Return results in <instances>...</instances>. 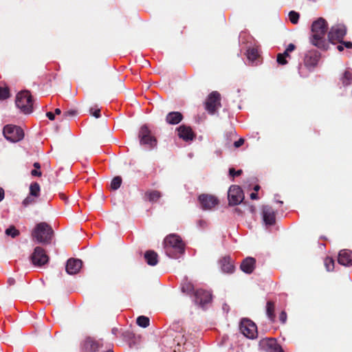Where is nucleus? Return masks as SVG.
Segmentation results:
<instances>
[{
	"mask_svg": "<svg viewBox=\"0 0 352 352\" xmlns=\"http://www.w3.org/2000/svg\"><path fill=\"white\" fill-rule=\"evenodd\" d=\"M166 254L170 258H176L184 251V244L181 238L175 234L167 236L164 241Z\"/></svg>",
	"mask_w": 352,
	"mask_h": 352,
	"instance_id": "1",
	"label": "nucleus"
},
{
	"mask_svg": "<svg viewBox=\"0 0 352 352\" xmlns=\"http://www.w3.org/2000/svg\"><path fill=\"white\" fill-rule=\"evenodd\" d=\"M327 30V24L324 19L320 18L314 21L311 26V43L320 48L324 47V36Z\"/></svg>",
	"mask_w": 352,
	"mask_h": 352,
	"instance_id": "2",
	"label": "nucleus"
},
{
	"mask_svg": "<svg viewBox=\"0 0 352 352\" xmlns=\"http://www.w3.org/2000/svg\"><path fill=\"white\" fill-rule=\"evenodd\" d=\"M52 228L45 222L38 223L32 231V236L41 243H49L52 239Z\"/></svg>",
	"mask_w": 352,
	"mask_h": 352,
	"instance_id": "3",
	"label": "nucleus"
},
{
	"mask_svg": "<svg viewBox=\"0 0 352 352\" xmlns=\"http://www.w3.org/2000/svg\"><path fill=\"white\" fill-rule=\"evenodd\" d=\"M16 105L25 114H30L33 111V100L28 91L19 92L16 97Z\"/></svg>",
	"mask_w": 352,
	"mask_h": 352,
	"instance_id": "4",
	"label": "nucleus"
},
{
	"mask_svg": "<svg viewBox=\"0 0 352 352\" xmlns=\"http://www.w3.org/2000/svg\"><path fill=\"white\" fill-rule=\"evenodd\" d=\"M3 133L4 137L12 142H19L24 137L23 130L15 125H6L3 128Z\"/></svg>",
	"mask_w": 352,
	"mask_h": 352,
	"instance_id": "5",
	"label": "nucleus"
},
{
	"mask_svg": "<svg viewBox=\"0 0 352 352\" xmlns=\"http://www.w3.org/2000/svg\"><path fill=\"white\" fill-rule=\"evenodd\" d=\"M240 331L249 339H254L257 337L258 331L256 325L250 320L243 319L241 321Z\"/></svg>",
	"mask_w": 352,
	"mask_h": 352,
	"instance_id": "6",
	"label": "nucleus"
},
{
	"mask_svg": "<svg viewBox=\"0 0 352 352\" xmlns=\"http://www.w3.org/2000/svg\"><path fill=\"white\" fill-rule=\"evenodd\" d=\"M346 33V27L342 24H337L331 27L328 33L329 41L331 43L340 42Z\"/></svg>",
	"mask_w": 352,
	"mask_h": 352,
	"instance_id": "7",
	"label": "nucleus"
},
{
	"mask_svg": "<svg viewBox=\"0 0 352 352\" xmlns=\"http://www.w3.org/2000/svg\"><path fill=\"white\" fill-rule=\"evenodd\" d=\"M140 143L146 145L148 148H153L156 145V139L151 135V131L146 126H142L139 131Z\"/></svg>",
	"mask_w": 352,
	"mask_h": 352,
	"instance_id": "8",
	"label": "nucleus"
},
{
	"mask_svg": "<svg viewBox=\"0 0 352 352\" xmlns=\"http://www.w3.org/2000/svg\"><path fill=\"white\" fill-rule=\"evenodd\" d=\"M228 198L230 205L235 206L241 204L244 199L241 188L238 186H230L228 192Z\"/></svg>",
	"mask_w": 352,
	"mask_h": 352,
	"instance_id": "9",
	"label": "nucleus"
},
{
	"mask_svg": "<svg viewBox=\"0 0 352 352\" xmlns=\"http://www.w3.org/2000/svg\"><path fill=\"white\" fill-rule=\"evenodd\" d=\"M220 94L217 91L212 92L206 102V109L211 114L220 107Z\"/></svg>",
	"mask_w": 352,
	"mask_h": 352,
	"instance_id": "10",
	"label": "nucleus"
},
{
	"mask_svg": "<svg viewBox=\"0 0 352 352\" xmlns=\"http://www.w3.org/2000/svg\"><path fill=\"white\" fill-rule=\"evenodd\" d=\"M199 201L201 208L205 210H212L219 204V200L216 197L205 194L201 195L199 197Z\"/></svg>",
	"mask_w": 352,
	"mask_h": 352,
	"instance_id": "11",
	"label": "nucleus"
},
{
	"mask_svg": "<svg viewBox=\"0 0 352 352\" xmlns=\"http://www.w3.org/2000/svg\"><path fill=\"white\" fill-rule=\"evenodd\" d=\"M32 263L36 266H41L48 261V256L44 250L40 247H36L31 256Z\"/></svg>",
	"mask_w": 352,
	"mask_h": 352,
	"instance_id": "12",
	"label": "nucleus"
},
{
	"mask_svg": "<svg viewBox=\"0 0 352 352\" xmlns=\"http://www.w3.org/2000/svg\"><path fill=\"white\" fill-rule=\"evenodd\" d=\"M320 54L317 51L307 52L305 57V67L309 71L312 70L318 63Z\"/></svg>",
	"mask_w": 352,
	"mask_h": 352,
	"instance_id": "13",
	"label": "nucleus"
},
{
	"mask_svg": "<svg viewBox=\"0 0 352 352\" xmlns=\"http://www.w3.org/2000/svg\"><path fill=\"white\" fill-rule=\"evenodd\" d=\"M99 349V343L91 338H87L81 344L80 352H98Z\"/></svg>",
	"mask_w": 352,
	"mask_h": 352,
	"instance_id": "14",
	"label": "nucleus"
},
{
	"mask_svg": "<svg viewBox=\"0 0 352 352\" xmlns=\"http://www.w3.org/2000/svg\"><path fill=\"white\" fill-rule=\"evenodd\" d=\"M195 302L204 307L207 303L210 302L212 299L211 294L203 289H197L195 293Z\"/></svg>",
	"mask_w": 352,
	"mask_h": 352,
	"instance_id": "15",
	"label": "nucleus"
},
{
	"mask_svg": "<svg viewBox=\"0 0 352 352\" xmlns=\"http://www.w3.org/2000/svg\"><path fill=\"white\" fill-rule=\"evenodd\" d=\"M82 267V261L79 259L70 258L66 265V271L69 274L78 273Z\"/></svg>",
	"mask_w": 352,
	"mask_h": 352,
	"instance_id": "16",
	"label": "nucleus"
},
{
	"mask_svg": "<svg viewBox=\"0 0 352 352\" xmlns=\"http://www.w3.org/2000/svg\"><path fill=\"white\" fill-rule=\"evenodd\" d=\"M263 219L266 225H273L275 223V212L271 207L263 206Z\"/></svg>",
	"mask_w": 352,
	"mask_h": 352,
	"instance_id": "17",
	"label": "nucleus"
},
{
	"mask_svg": "<svg viewBox=\"0 0 352 352\" xmlns=\"http://www.w3.org/2000/svg\"><path fill=\"white\" fill-rule=\"evenodd\" d=\"M338 263L344 266L352 265V252L347 250H341L339 252Z\"/></svg>",
	"mask_w": 352,
	"mask_h": 352,
	"instance_id": "18",
	"label": "nucleus"
},
{
	"mask_svg": "<svg viewBox=\"0 0 352 352\" xmlns=\"http://www.w3.org/2000/svg\"><path fill=\"white\" fill-rule=\"evenodd\" d=\"M178 135L179 137L183 139L185 141L192 140L194 138V133L192 129L184 125L180 126L178 128Z\"/></svg>",
	"mask_w": 352,
	"mask_h": 352,
	"instance_id": "19",
	"label": "nucleus"
},
{
	"mask_svg": "<svg viewBox=\"0 0 352 352\" xmlns=\"http://www.w3.org/2000/svg\"><path fill=\"white\" fill-rule=\"evenodd\" d=\"M255 259L252 257H248L243 261L241 265V269L246 274H250L253 272L255 267Z\"/></svg>",
	"mask_w": 352,
	"mask_h": 352,
	"instance_id": "20",
	"label": "nucleus"
},
{
	"mask_svg": "<svg viewBox=\"0 0 352 352\" xmlns=\"http://www.w3.org/2000/svg\"><path fill=\"white\" fill-rule=\"evenodd\" d=\"M261 344L263 346H267L270 349V352H284L281 347L277 344L276 340L273 338H266L261 342Z\"/></svg>",
	"mask_w": 352,
	"mask_h": 352,
	"instance_id": "21",
	"label": "nucleus"
},
{
	"mask_svg": "<svg viewBox=\"0 0 352 352\" xmlns=\"http://www.w3.org/2000/svg\"><path fill=\"white\" fill-rule=\"evenodd\" d=\"M183 118L181 113L178 111H173L168 113L166 120L170 124H177L179 123Z\"/></svg>",
	"mask_w": 352,
	"mask_h": 352,
	"instance_id": "22",
	"label": "nucleus"
},
{
	"mask_svg": "<svg viewBox=\"0 0 352 352\" xmlns=\"http://www.w3.org/2000/svg\"><path fill=\"white\" fill-rule=\"evenodd\" d=\"M221 267L226 273H232L234 270V266L229 257H225L221 261Z\"/></svg>",
	"mask_w": 352,
	"mask_h": 352,
	"instance_id": "23",
	"label": "nucleus"
},
{
	"mask_svg": "<svg viewBox=\"0 0 352 352\" xmlns=\"http://www.w3.org/2000/svg\"><path fill=\"white\" fill-rule=\"evenodd\" d=\"M340 81L344 87H352V71L349 69L346 70L340 77Z\"/></svg>",
	"mask_w": 352,
	"mask_h": 352,
	"instance_id": "24",
	"label": "nucleus"
},
{
	"mask_svg": "<svg viewBox=\"0 0 352 352\" xmlns=\"http://www.w3.org/2000/svg\"><path fill=\"white\" fill-rule=\"evenodd\" d=\"M147 263L154 266L157 263V254L153 251H147L144 254Z\"/></svg>",
	"mask_w": 352,
	"mask_h": 352,
	"instance_id": "25",
	"label": "nucleus"
},
{
	"mask_svg": "<svg viewBox=\"0 0 352 352\" xmlns=\"http://www.w3.org/2000/svg\"><path fill=\"white\" fill-rule=\"evenodd\" d=\"M181 289L183 293L189 294L194 289L193 285L187 279H184L181 285Z\"/></svg>",
	"mask_w": 352,
	"mask_h": 352,
	"instance_id": "26",
	"label": "nucleus"
},
{
	"mask_svg": "<svg viewBox=\"0 0 352 352\" xmlns=\"http://www.w3.org/2000/svg\"><path fill=\"white\" fill-rule=\"evenodd\" d=\"M266 314L268 318L273 321L275 317L274 315V305L272 302L268 301L266 305Z\"/></svg>",
	"mask_w": 352,
	"mask_h": 352,
	"instance_id": "27",
	"label": "nucleus"
},
{
	"mask_svg": "<svg viewBox=\"0 0 352 352\" xmlns=\"http://www.w3.org/2000/svg\"><path fill=\"white\" fill-rule=\"evenodd\" d=\"M41 188L37 182H33L30 186V195L34 197L40 195Z\"/></svg>",
	"mask_w": 352,
	"mask_h": 352,
	"instance_id": "28",
	"label": "nucleus"
},
{
	"mask_svg": "<svg viewBox=\"0 0 352 352\" xmlns=\"http://www.w3.org/2000/svg\"><path fill=\"white\" fill-rule=\"evenodd\" d=\"M258 56V53L257 49L252 47L247 50V58L252 63H254L257 59Z\"/></svg>",
	"mask_w": 352,
	"mask_h": 352,
	"instance_id": "29",
	"label": "nucleus"
},
{
	"mask_svg": "<svg viewBox=\"0 0 352 352\" xmlns=\"http://www.w3.org/2000/svg\"><path fill=\"white\" fill-rule=\"evenodd\" d=\"M338 45H337L336 48L338 51L342 52L344 50V48L346 49H351L352 48V42L351 41H340V42H338Z\"/></svg>",
	"mask_w": 352,
	"mask_h": 352,
	"instance_id": "30",
	"label": "nucleus"
},
{
	"mask_svg": "<svg viewBox=\"0 0 352 352\" xmlns=\"http://www.w3.org/2000/svg\"><path fill=\"white\" fill-rule=\"evenodd\" d=\"M137 324L142 327L146 328L149 325V319L148 318L141 316L137 318Z\"/></svg>",
	"mask_w": 352,
	"mask_h": 352,
	"instance_id": "31",
	"label": "nucleus"
},
{
	"mask_svg": "<svg viewBox=\"0 0 352 352\" xmlns=\"http://www.w3.org/2000/svg\"><path fill=\"white\" fill-rule=\"evenodd\" d=\"M324 266L328 272L333 271L334 269V261L331 257L325 258L324 261Z\"/></svg>",
	"mask_w": 352,
	"mask_h": 352,
	"instance_id": "32",
	"label": "nucleus"
},
{
	"mask_svg": "<svg viewBox=\"0 0 352 352\" xmlns=\"http://www.w3.org/2000/svg\"><path fill=\"white\" fill-rule=\"evenodd\" d=\"M122 184V179L120 177H115L111 182V188L113 190H117L120 187Z\"/></svg>",
	"mask_w": 352,
	"mask_h": 352,
	"instance_id": "33",
	"label": "nucleus"
},
{
	"mask_svg": "<svg viewBox=\"0 0 352 352\" xmlns=\"http://www.w3.org/2000/svg\"><path fill=\"white\" fill-rule=\"evenodd\" d=\"M289 19L293 24H296L298 21L300 15L295 11H290L289 13Z\"/></svg>",
	"mask_w": 352,
	"mask_h": 352,
	"instance_id": "34",
	"label": "nucleus"
},
{
	"mask_svg": "<svg viewBox=\"0 0 352 352\" xmlns=\"http://www.w3.org/2000/svg\"><path fill=\"white\" fill-rule=\"evenodd\" d=\"M6 234L14 238L19 234V232L14 226H11L6 230Z\"/></svg>",
	"mask_w": 352,
	"mask_h": 352,
	"instance_id": "35",
	"label": "nucleus"
},
{
	"mask_svg": "<svg viewBox=\"0 0 352 352\" xmlns=\"http://www.w3.org/2000/svg\"><path fill=\"white\" fill-rule=\"evenodd\" d=\"M147 195L151 201H157L160 197V193L157 191L150 192Z\"/></svg>",
	"mask_w": 352,
	"mask_h": 352,
	"instance_id": "36",
	"label": "nucleus"
},
{
	"mask_svg": "<svg viewBox=\"0 0 352 352\" xmlns=\"http://www.w3.org/2000/svg\"><path fill=\"white\" fill-rule=\"evenodd\" d=\"M35 198L33 196H31L30 195L29 196H28L23 201V205L24 206H28L30 204H32L34 203H35L36 200H35Z\"/></svg>",
	"mask_w": 352,
	"mask_h": 352,
	"instance_id": "37",
	"label": "nucleus"
},
{
	"mask_svg": "<svg viewBox=\"0 0 352 352\" xmlns=\"http://www.w3.org/2000/svg\"><path fill=\"white\" fill-rule=\"evenodd\" d=\"M9 97V90L8 88L0 87V100H4Z\"/></svg>",
	"mask_w": 352,
	"mask_h": 352,
	"instance_id": "38",
	"label": "nucleus"
},
{
	"mask_svg": "<svg viewBox=\"0 0 352 352\" xmlns=\"http://www.w3.org/2000/svg\"><path fill=\"white\" fill-rule=\"evenodd\" d=\"M277 63L280 65H285L287 63V58L278 54L277 55Z\"/></svg>",
	"mask_w": 352,
	"mask_h": 352,
	"instance_id": "39",
	"label": "nucleus"
},
{
	"mask_svg": "<svg viewBox=\"0 0 352 352\" xmlns=\"http://www.w3.org/2000/svg\"><path fill=\"white\" fill-rule=\"evenodd\" d=\"M100 110L99 109H90V113H91L93 116H94L95 118H100Z\"/></svg>",
	"mask_w": 352,
	"mask_h": 352,
	"instance_id": "40",
	"label": "nucleus"
},
{
	"mask_svg": "<svg viewBox=\"0 0 352 352\" xmlns=\"http://www.w3.org/2000/svg\"><path fill=\"white\" fill-rule=\"evenodd\" d=\"M241 173V170H238L237 171H235L234 168H230L229 170V173L232 177L240 175Z\"/></svg>",
	"mask_w": 352,
	"mask_h": 352,
	"instance_id": "41",
	"label": "nucleus"
},
{
	"mask_svg": "<svg viewBox=\"0 0 352 352\" xmlns=\"http://www.w3.org/2000/svg\"><path fill=\"white\" fill-rule=\"evenodd\" d=\"M279 320L282 323H285L287 320V314L285 311H282L279 316Z\"/></svg>",
	"mask_w": 352,
	"mask_h": 352,
	"instance_id": "42",
	"label": "nucleus"
},
{
	"mask_svg": "<svg viewBox=\"0 0 352 352\" xmlns=\"http://www.w3.org/2000/svg\"><path fill=\"white\" fill-rule=\"evenodd\" d=\"M296 48V46L292 44V43H290L286 48V50H285V52H287L288 54L291 53L292 52H293Z\"/></svg>",
	"mask_w": 352,
	"mask_h": 352,
	"instance_id": "43",
	"label": "nucleus"
},
{
	"mask_svg": "<svg viewBox=\"0 0 352 352\" xmlns=\"http://www.w3.org/2000/svg\"><path fill=\"white\" fill-rule=\"evenodd\" d=\"M296 48V46L292 44V43H290L286 48V50H285V52H287L288 54L291 53L292 52H293Z\"/></svg>",
	"mask_w": 352,
	"mask_h": 352,
	"instance_id": "44",
	"label": "nucleus"
},
{
	"mask_svg": "<svg viewBox=\"0 0 352 352\" xmlns=\"http://www.w3.org/2000/svg\"><path fill=\"white\" fill-rule=\"evenodd\" d=\"M244 143V140L242 138H240L239 140L236 141L234 143V145L236 148H238L241 146Z\"/></svg>",
	"mask_w": 352,
	"mask_h": 352,
	"instance_id": "45",
	"label": "nucleus"
},
{
	"mask_svg": "<svg viewBox=\"0 0 352 352\" xmlns=\"http://www.w3.org/2000/svg\"><path fill=\"white\" fill-rule=\"evenodd\" d=\"M31 175L34 177H40V176H41L42 173L41 171L36 169V170H32L31 171Z\"/></svg>",
	"mask_w": 352,
	"mask_h": 352,
	"instance_id": "46",
	"label": "nucleus"
},
{
	"mask_svg": "<svg viewBox=\"0 0 352 352\" xmlns=\"http://www.w3.org/2000/svg\"><path fill=\"white\" fill-rule=\"evenodd\" d=\"M46 116L50 120H54V114L52 112H47L46 113Z\"/></svg>",
	"mask_w": 352,
	"mask_h": 352,
	"instance_id": "47",
	"label": "nucleus"
},
{
	"mask_svg": "<svg viewBox=\"0 0 352 352\" xmlns=\"http://www.w3.org/2000/svg\"><path fill=\"white\" fill-rule=\"evenodd\" d=\"M299 74H300V75L301 76H302V77H305V76H307V74L306 73H304V72H303V68H302V66H300V67H299Z\"/></svg>",
	"mask_w": 352,
	"mask_h": 352,
	"instance_id": "48",
	"label": "nucleus"
},
{
	"mask_svg": "<svg viewBox=\"0 0 352 352\" xmlns=\"http://www.w3.org/2000/svg\"><path fill=\"white\" fill-rule=\"evenodd\" d=\"M4 197V191L2 188H0V201L3 200Z\"/></svg>",
	"mask_w": 352,
	"mask_h": 352,
	"instance_id": "49",
	"label": "nucleus"
},
{
	"mask_svg": "<svg viewBox=\"0 0 352 352\" xmlns=\"http://www.w3.org/2000/svg\"><path fill=\"white\" fill-rule=\"evenodd\" d=\"M280 55H283V56H284V57H285V58H290V55H289V54H288V53H287V52H285V51L283 53H280Z\"/></svg>",
	"mask_w": 352,
	"mask_h": 352,
	"instance_id": "50",
	"label": "nucleus"
},
{
	"mask_svg": "<svg viewBox=\"0 0 352 352\" xmlns=\"http://www.w3.org/2000/svg\"><path fill=\"white\" fill-rule=\"evenodd\" d=\"M8 281L10 285H12L15 283V280L13 278H10Z\"/></svg>",
	"mask_w": 352,
	"mask_h": 352,
	"instance_id": "51",
	"label": "nucleus"
},
{
	"mask_svg": "<svg viewBox=\"0 0 352 352\" xmlns=\"http://www.w3.org/2000/svg\"><path fill=\"white\" fill-rule=\"evenodd\" d=\"M250 198L252 199H257V194L256 193H254V192H252L250 194Z\"/></svg>",
	"mask_w": 352,
	"mask_h": 352,
	"instance_id": "52",
	"label": "nucleus"
},
{
	"mask_svg": "<svg viewBox=\"0 0 352 352\" xmlns=\"http://www.w3.org/2000/svg\"><path fill=\"white\" fill-rule=\"evenodd\" d=\"M66 114L69 115V116H73V115L76 114V111H67L66 113Z\"/></svg>",
	"mask_w": 352,
	"mask_h": 352,
	"instance_id": "53",
	"label": "nucleus"
},
{
	"mask_svg": "<svg viewBox=\"0 0 352 352\" xmlns=\"http://www.w3.org/2000/svg\"><path fill=\"white\" fill-rule=\"evenodd\" d=\"M34 166L36 168V169H39L41 168V165L38 162H35L34 164Z\"/></svg>",
	"mask_w": 352,
	"mask_h": 352,
	"instance_id": "54",
	"label": "nucleus"
},
{
	"mask_svg": "<svg viewBox=\"0 0 352 352\" xmlns=\"http://www.w3.org/2000/svg\"><path fill=\"white\" fill-rule=\"evenodd\" d=\"M60 113H61V111H60V109H55V113L56 114L59 115V114H60Z\"/></svg>",
	"mask_w": 352,
	"mask_h": 352,
	"instance_id": "55",
	"label": "nucleus"
},
{
	"mask_svg": "<svg viewBox=\"0 0 352 352\" xmlns=\"http://www.w3.org/2000/svg\"><path fill=\"white\" fill-rule=\"evenodd\" d=\"M259 188H260L259 186L256 185L254 186V190L255 191H258L259 190Z\"/></svg>",
	"mask_w": 352,
	"mask_h": 352,
	"instance_id": "56",
	"label": "nucleus"
},
{
	"mask_svg": "<svg viewBox=\"0 0 352 352\" xmlns=\"http://www.w3.org/2000/svg\"><path fill=\"white\" fill-rule=\"evenodd\" d=\"M199 223H201V226H203V223H204L202 221H199Z\"/></svg>",
	"mask_w": 352,
	"mask_h": 352,
	"instance_id": "57",
	"label": "nucleus"
},
{
	"mask_svg": "<svg viewBox=\"0 0 352 352\" xmlns=\"http://www.w3.org/2000/svg\"><path fill=\"white\" fill-rule=\"evenodd\" d=\"M199 223H201V226H203V223H204L202 221H199Z\"/></svg>",
	"mask_w": 352,
	"mask_h": 352,
	"instance_id": "58",
	"label": "nucleus"
},
{
	"mask_svg": "<svg viewBox=\"0 0 352 352\" xmlns=\"http://www.w3.org/2000/svg\"><path fill=\"white\" fill-rule=\"evenodd\" d=\"M106 352H113L112 350H108Z\"/></svg>",
	"mask_w": 352,
	"mask_h": 352,
	"instance_id": "59",
	"label": "nucleus"
}]
</instances>
